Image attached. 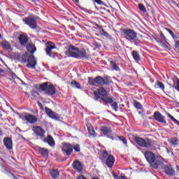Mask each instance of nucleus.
<instances>
[{
  "label": "nucleus",
  "instance_id": "obj_1",
  "mask_svg": "<svg viewBox=\"0 0 179 179\" xmlns=\"http://www.w3.org/2000/svg\"><path fill=\"white\" fill-rule=\"evenodd\" d=\"M144 156L145 160H147L148 163L150 164L152 169H162L163 166H164V163L162 160V156H157L152 151H147L144 153Z\"/></svg>",
  "mask_w": 179,
  "mask_h": 179
},
{
  "label": "nucleus",
  "instance_id": "obj_2",
  "mask_svg": "<svg viewBox=\"0 0 179 179\" xmlns=\"http://www.w3.org/2000/svg\"><path fill=\"white\" fill-rule=\"evenodd\" d=\"M123 37L132 45L136 47H141V44H143L139 38H138V33L132 29H123Z\"/></svg>",
  "mask_w": 179,
  "mask_h": 179
},
{
  "label": "nucleus",
  "instance_id": "obj_3",
  "mask_svg": "<svg viewBox=\"0 0 179 179\" xmlns=\"http://www.w3.org/2000/svg\"><path fill=\"white\" fill-rule=\"evenodd\" d=\"M94 100L99 101L100 104L106 105L113 103V98L108 96V93L104 87H100L97 91L94 92Z\"/></svg>",
  "mask_w": 179,
  "mask_h": 179
},
{
  "label": "nucleus",
  "instance_id": "obj_4",
  "mask_svg": "<svg viewBox=\"0 0 179 179\" xmlns=\"http://www.w3.org/2000/svg\"><path fill=\"white\" fill-rule=\"evenodd\" d=\"M21 59L23 64H26V62H28V64H27V68H31V69H36L37 62L35 59L34 55L29 56V52H25L24 54L22 55Z\"/></svg>",
  "mask_w": 179,
  "mask_h": 179
},
{
  "label": "nucleus",
  "instance_id": "obj_5",
  "mask_svg": "<svg viewBox=\"0 0 179 179\" xmlns=\"http://www.w3.org/2000/svg\"><path fill=\"white\" fill-rule=\"evenodd\" d=\"M134 141L141 148H152V145H153V142H152V140L149 138L145 140L141 137H135Z\"/></svg>",
  "mask_w": 179,
  "mask_h": 179
},
{
  "label": "nucleus",
  "instance_id": "obj_6",
  "mask_svg": "<svg viewBox=\"0 0 179 179\" xmlns=\"http://www.w3.org/2000/svg\"><path fill=\"white\" fill-rule=\"evenodd\" d=\"M62 151L65 156H71L73 152V145L69 143H62Z\"/></svg>",
  "mask_w": 179,
  "mask_h": 179
},
{
  "label": "nucleus",
  "instance_id": "obj_7",
  "mask_svg": "<svg viewBox=\"0 0 179 179\" xmlns=\"http://www.w3.org/2000/svg\"><path fill=\"white\" fill-rule=\"evenodd\" d=\"M96 85H99L100 86H108L110 85V77L105 76L104 78L101 76H98L95 78Z\"/></svg>",
  "mask_w": 179,
  "mask_h": 179
},
{
  "label": "nucleus",
  "instance_id": "obj_8",
  "mask_svg": "<svg viewBox=\"0 0 179 179\" xmlns=\"http://www.w3.org/2000/svg\"><path fill=\"white\" fill-rule=\"evenodd\" d=\"M153 118L157 122L160 124H164V127H167L169 124H167V121L166 120V116L163 115L160 112L155 111L153 115Z\"/></svg>",
  "mask_w": 179,
  "mask_h": 179
},
{
  "label": "nucleus",
  "instance_id": "obj_9",
  "mask_svg": "<svg viewBox=\"0 0 179 179\" xmlns=\"http://www.w3.org/2000/svg\"><path fill=\"white\" fill-rule=\"evenodd\" d=\"M57 48V46L55 44H54L51 41H48L46 43V55H48L50 58H55V53H52V50H55Z\"/></svg>",
  "mask_w": 179,
  "mask_h": 179
},
{
  "label": "nucleus",
  "instance_id": "obj_10",
  "mask_svg": "<svg viewBox=\"0 0 179 179\" xmlns=\"http://www.w3.org/2000/svg\"><path fill=\"white\" fill-rule=\"evenodd\" d=\"M23 22L25 23V24H27V26H29L30 29H32V30H34L37 29V21L34 17H27L23 18Z\"/></svg>",
  "mask_w": 179,
  "mask_h": 179
},
{
  "label": "nucleus",
  "instance_id": "obj_11",
  "mask_svg": "<svg viewBox=\"0 0 179 179\" xmlns=\"http://www.w3.org/2000/svg\"><path fill=\"white\" fill-rule=\"evenodd\" d=\"M34 135L38 138H44L45 136V130L40 126H34L32 127Z\"/></svg>",
  "mask_w": 179,
  "mask_h": 179
},
{
  "label": "nucleus",
  "instance_id": "obj_12",
  "mask_svg": "<svg viewBox=\"0 0 179 179\" xmlns=\"http://www.w3.org/2000/svg\"><path fill=\"white\" fill-rule=\"evenodd\" d=\"M99 131H101V132H103V136H106V138L112 139V141H114V139H115L114 136H111V132H113L111 127H108L107 126H102L101 127Z\"/></svg>",
  "mask_w": 179,
  "mask_h": 179
},
{
  "label": "nucleus",
  "instance_id": "obj_13",
  "mask_svg": "<svg viewBox=\"0 0 179 179\" xmlns=\"http://www.w3.org/2000/svg\"><path fill=\"white\" fill-rule=\"evenodd\" d=\"M18 40L21 47H26L29 43V41L30 40V37L27 36V34L24 33L20 34Z\"/></svg>",
  "mask_w": 179,
  "mask_h": 179
},
{
  "label": "nucleus",
  "instance_id": "obj_14",
  "mask_svg": "<svg viewBox=\"0 0 179 179\" xmlns=\"http://www.w3.org/2000/svg\"><path fill=\"white\" fill-rule=\"evenodd\" d=\"M78 52L79 48L73 45H70L68 50L66 51V54L69 55V57H71V58H75V55H77Z\"/></svg>",
  "mask_w": 179,
  "mask_h": 179
},
{
  "label": "nucleus",
  "instance_id": "obj_15",
  "mask_svg": "<svg viewBox=\"0 0 179 179\" xmlns=\"http://www.w3.org/2000/svg\"><path fill=\"white\" fill-rule=\"evenodd\" d=\"M164 173L169 177H174L176 176V170L173 169L171 164L165 165L164 166Z\"/></svg>",
  "mask_w": 179,
  "mask_h": 179
},
{
  "label": "nucleus",
  "instance_id": "obj_16",
  "mask_svg": "<svg viewBox=\"0 0 179 179\" xmlns=\"http://www.w3.org/2000/svg\"><path fill=\"white\" fill-rule=\"evenodd\" d=\"M76 59H87V53L85 48H78V52L74 55Z\"/></svg>",
  "mask_w": 179,
  "mask_h": 179
},
{
  "label": "nucleus",
  "instance_id": "obj_17",
  "mask_svg": "<svg viewBox=\"0 0 179 179\" xmlns=\"http://www.w3.org/2000/svg\"><path fill=\"white\" fill-rule=\"evenodd\" d=\"M72 167L74 170H76L78 173H82V171H83V164L78 159L73 161Z\"/></svg>",
  "mask_w": 179,
  "mask_h": 179
},
{
  "label": "nucleus",
  "instance_id": "obj_18",
  "mask_svg": "<svg viewBox=\"0 0 179 179\" xmlns=\"http://www.w3.org/2000/svg\"><path fill=\"white\" fill-rule=\"evenodd\" d=\"M114 163H115V158L112 155H109L106 158V160L103 162V164H106L108 169H113Z\"/></svg>",
  "mask_w": 179,
  "mask_h": 179
},
{
  "label": "nucleus",
  "instance_id": "obj_19",
  "mask_svg": "<svg viewBox=\"0 0 179 179\" xmlns=\"http://www.w3.org/2000/svg\"><path fill=\"white\" fill-rule=\"evenodd\" d=\"M3 143L6 149L8 150H12L13 149V142L12 141V138L6 137L3 138Z\"/></svg>",
  "mask_w": 179,
  "mask_h": 179
},
{
  "label": "nucleus",
  "instance_id": "obj_20",
  "mask_svg": "<svg viewBox=\"0 0 179 179\" xmlns=\"http://www.w3.org/2000/svg\"><path fill=\"white\" fill-rule=\"evenodd\" d=\"M45 111L50 118H52V120H56V121H58V120H59V117L55 115V113H54V111H52V110H51L50 108L45 107Z\"/></svg>",
  "mask_w": 179,
  "mask_h": 179
},
{
  "label": "nucleus",
  "instance_id": "obj_21",
  "mask_svg": "<svg viewBox=\"0 0 179 179\" xmlns=\"http://www.w3.org/2000/svg\"><path fill=\"white\" fill-rule=\"evenodd\" d=\"M43 142L45 143H48V145H49V146H51V148H54V146H55V141L51 135H48L47 138L43 139Z\"/></svg>",
  "mask_w": 179,
  "mask_h": 179
},
{
  "label": "nucleus",
  "instance_id": "obj_22",
  "mask_svg": "<svg viewBox=\"0 0 179 179\" xmlns=\"http://www.w3.org/2000/svg\"><path fill=\"white\" fill-rule=\"evenodd\" d=\"M38 150L39 152V154L43 156V157H45V159H48V155H50V150L41 147H38Z\"/></svg>",
  "mask_w": 179,
  "mask_h": 179
},
{
  "label": "nucleus",
  "instance_id": "obj_23",
  "mask_svg": "<svg viewBox=\"0 0 179 179\" xmlns=\"http://www.w3.org/2000/svg\"><path fill=\"white\" fill-rule=\"evenodd\" d=\"M57 92V89L52 85H49L48 87L47 91L45 92V94L47 96H54V94Z\"/></svg>",
  "mask_w": 179,
  "mask_h": 179
},
{
  "label": "nucleus",
  "instance_id": "obj_24",
  "mask_svg": "<svg viewBox=\"0 0 179 179\" xmlns=\"http://www.w3.org/2000/svg\"><path fill=\"white\" fill-rule=\"evenodd\" d=\"M25 120L29 122V124H34L38 121V119L33 115H27L24 116Z\"/></svg>",
  "mask_w": 179,
  "mask_h": 179
},
{
  "label": "nucleus",
  "instance_id": "obj_25",
  "mask_svg": "<svg viewBox=\"0 0 179 179\" xmlns=\"http://www.w3.org/2000/svg\"><path fill=\"white\" fill-rule=\"evenodd\" d=\"M1 47H2L3 50H4L6 51H9V50H10V51L13 50L10 43L9 42H8V41H6V40L2 41Z\"/></svg>",
  "mask_w": 179,
  "mask_h": 179
},
{
  "label": "nucleus",
  "instance_id": "obj_26",
  "mask_svg": "<svg viewBox=\"0 0 179 179\" xmlns=\"http://www.w3.org/2000/svg\"><path fill=\"white\" fill-rule=\"evenodd\" d=\"M131 57L137 64L141 62V55L139 54L138 51L133 50L131 52Z\"/></svg>",
  "mask_w": 179,
  "mask_h": 179
},
{
  "label": "nucleus",
  "instance_id": "obj_27",
  "mask_svg": "<svg viewBox=\"0 0 179 179\" xmlns=\"http://www.w3.org/2000/svg\"><path fill=\"white\" fill-rule=\"evenodd\" d=\"M75 3H76V6H78V8H79V9H80V10H83L85 13H89L90 15H92L94 12L92 10H88L87 8L82 7L79 1H76Z\"/></svg>",
  "mask_w": 179,
  "mask_h": 179
},
{
  "label": "nucleus",
  "instance_id": "obj_28",
  "mask_svg": "<svg viewBox=\"0 0 179 179\" xmlns=\"http://www.w3.org/2000/svg\"><path fill=\"white\" fill-rule=\"evenodd\" d=\"M26 48L31 54H34V52L37 51V48H36V45L34 43L27 44Z\"/></svg>",
  "mask_w": 179,
  "mask_h": 179
},
{
  "label": "nucleus",
  "instance_id": "obj_29",
  "mask_svg": "<svg viewBox=\"0 0 179 179\" xmlns=\"http://www.w3.org/2000/svg\"><path fill=\"white\" fill-rule=\"evenodd\" d=\"M50 174L52 179H57L58 177H59V172L58 171V169H52L50 171Z\"/></svg>",
  "mask_w": 179,
  "mask_h": 179
},
{
  "label": "nucleus",
  "instance_id": "obj_30",
  "mask_svg": "<svg viewBox=\"0 0 179 179\" xmlns=\"http://www.w3.org/2000/svg\"><path fill=\"white\" fill-rule=\"evenodd\" d=\"M49 86L50 85H48V82L41 84L38 87L39 92H45H45H47V90H48Z\"/></svg>",
  "mask_w": 179,
  "mask_h": 179
},
{
  "label": "nucleus",
  "instance_id": "obj_31",
  "mask_svg": "<svg viewBox=\"0 0 179 179\" xmlns=\"http://www.w3.org/2000/svg\"><path fill=\"white\" fill-rule=\"evenodd\" d=\"M108 104H110V106L112 107V110H114V111H118V103L114 101L113 99V101L111 103H108L103 106H108Z\"/></svg>",
  "mask_w": 179,
  "mask_h": 179
},
{
  "label": "nucleus",
  "instance_id": "obj_32",
  "mask_svg": "<svg viewBox=\"0 0 179 179\" xmlns=\"http://www.w3.org/2000/svg\"><path fill=\"white\" fill-rule=\"evenodd\" d=\"M108 152H107V150H105L103 152L102 155H101L99 156V160H101V162H102V163H104V162H106L107 157H108Z\"/></svg>",
  "mask_w": 179,
  "mask_h": 179
},
{
  "label": "nucleus",
  "instance_id": "obj_33",
  "mask_svg": "<svg viewBox=\"0 0 179 179\" xmlns=\"http://www.w3.org/2000/svg\"><path fill=\"white\" fill-rule=\"evenodd\" d=\"M156 89H161L162 92H164L165 86L161 81L157 80L156 85H155Z\"/></svg>",
  "mask_w": 179,
  "mask_h": 179
},
{
  "label": "nucleus",
  "instance_id": "obj_34",
  "mask_svg": "<svg viewBox=\"0 0 179 179\" xmlns=\"http://www.w3.org/2000/svg\"><path fill=\"white\" fill-rule=\"evenodd\" d=\"M110 66H112L114 71H116L117 72H120V71H121V69H120V66L117 65V62H115V61H113V60L110 61Z\"/></svg>",
  "mask_w": 179,
  "mask_h": 179
},
{
  "label": "nucleus",
  "instance_id": "obj_35",
  "mask_svg": "<svg viewBox=\"0 0 179 179\" xmlns=\"http://www.w3.org/2000/svg\"><path fill=\"white\" fill-rule=\"evenodd\" d=\"M1 169L3 170L4 173H6V174H10V176H12V177L15 178V173L10 172V171H9V169L8 167H6V166L1 164Z\"/></svg>",
  "mask_w": 179,
  "mask_h": 179
},
{
  "label": "nucleus",
  "instance_id": "obj_36",
  "mask_svg": "<svg viewBox=\"0 0 179 179\" xmlns=\"http://www.w3.org/2000/svg\"><path fill=\"white\" fill-rule=\"evenodd\" d=\"M134 106L136 110H143V106L138 101H134Z\"/></svg>",
  "mask_w": 179,
  "mask_h": 179
},
{
  "label": "nucleus",
  "instance_id": "obj_37",
  "mask_svg": "<svg viewBox=\"0 0 179 179\" xmlns=\"http://www.w3.org/2000/svg\"><path fill=\"white\" fill-rule=\"evenodd\" d=\"M71 85L72 87H74L75 89H82V87H80V83L76 80H72Z\"/></svg>",
  "mask_w": 179,
  "mask_h": 179
},
{
  "label": "nucleus",
  "instance_id": "obj_38",
  "mask_svg": "<svg viewBox=\"0 0 179 179\" xmlns=\"http://www.w3.org/2000/svg\"><path fill=\"white\" fill-rule=\"evenodd\" d=\"M169 143H171V145H173V146H177V145H178V138L177 137L171 138Z\"/></svg>",
  "mask_w": 179,
  "mask_h": 179
},
{
  "label": "nucleus",
  "instance_id": "obj_39",
  "mask_svg": "<svg viewBox=\"0 0 179 179\" xmlns=\"http://www.w3.org/2000/svg\"><path fill=\"white\" fill-rule=\"evenodd\" d=\"M94 3H96V5H98V6L103 5L104 6H106L107 8H113V6H111V5H110V4H108V6L105 4L104 2H103V1H94Z\"/></svg>",
  "mask_w": 179,
  "mask_h": 179
},
{
  "label": "nucleus",
  "instance_id": "obj_40",
  "mask_svg": "<svg viewBox=\"0 0 179 179\" xmlns=\"http://www.w3.org/2000/svg\"><path fill=\"white\" fill-rule=\"evenodd\" d=\"M96 78H93L92 77L88 78V83L91 86H96Z\"/></svg>",
  "mask_w": 179,
  "mask_h": 179
},
{
  "label": "nucleus",
  "instance_id": "obj_41",
  "mask_svg": "<svg viewBox=\"0 0 179 179\" xmlns=\"http://www.w3.org/2000/svg\"><path fill=\"white\" fill-rule=\"evenodd\" d=\"M138 9L141 12H143V13H146L148 12V10H146V7H145V5L142 3H138Z\"/></svg>",
  "mask_w": 179,
  "mask_h": 179
},
{
  "label": "nucleus",
  "instance_id": "obj_42",
  "mask_svg": "<svg viewBox=\"0 0 179 179\" xmlns=\"http://www.w3.org/2000/svg\"><path fill=\"white\" fill-rule=\"evenodd\" d=\"M160 38L162 39V41H165L168 45H170L169 43L167 41V38L164 36L163 32H160Z\"/></svg>",
  "mask_w": 179,
  "mask_h": 179
},
{
  "label": "nucleus",
  "instance_id": "obj_43",
  "mask_svg": "<svg viewBox=\"0 0 179 179\" xmlns=\"http://www.w3.org/2000/svg\"><path fill=\"white\" fill-rule=\"evenodd\" d=\"M120 141L122 142L126 146H128V141H127V138L124 136H117Z\"/></svg>",
  "mask_w": 179,
  "mask_h": 179
},
{
  "label": "nucleus",
  "instance_id": "obj_44",
  "mask_svg": "<svg viewBox=\"0 0 179 179\" xmlns=\"http://www.w3.org/2000/svg\"><path fill=\"white\" fill-rule=\"evenodd\" d=\"M160 47H164V48H166V50H170L171 48V45H169L167 43H164L159 44Z\"/></svg>",
  "mask_w": 179,
  "mask_h": 179
},
{
  "label": "nucleus",
  "instance_id": "obj_45",
  "mask_svg": "<svg viewBox=\"0 0 179 179\" xmlns=\"http://www.w3.org/2000/svg\"><path fill=\"white\" fill-rule=\"evenodd\" d=\"M88 132L91 136H95L96 131H94V129L93 127H88Z\"/></svg>",
  "mask_w": 179,
  "mask_h": 179
},
{
  "label": "nucleus",
  "instance_id": "obj_46",
  "mask_svg": "<svg viewBox=\"0 0 179 179\" xmlns=\"http://www.w3.org/2000/svg\"><path fill=\"white\" fill-rule=\"evenodd\" d=\"M75 150V152H80V145L79 144H76V145L73 146V150Z\"/></svg>",
  "mask_w": 179,
  "mask_h": 179
},
{
  "label": "nucleus",
  "instance_id": "obj_47",
  "mask_svg": "<svg viewBox=\"0 0 179 179\" xmlns=\"http://www.w3.org/2000/svg\"><path fill=\"white\" fill-rule=\"evenodd\" d=\"M113 177L115 178V179H122V177H124V176H118L117 174H115V172H113Z\"/></svg>",
  "mask_w": 179,
  "mask_h": 179
},
{
  "label": "nucleus",
  "instance_id": "obj_48",
  "mask_svg": "<svg viewBox=\"0 0 179 179\" xmlns=\"http://www.w3.org/2000/svg\"><path fill=\"white\" fill-rule=\"evenodd\" d=\"M168 3H173V5H175V6H176V8H179V3H178V1H168Z\"/></svg>",
  "mask_w": 179,
  "mask_h": 179
},
{
  "label": "nucleus",
  "instance_id": "obj_49",
  "mask_svg": "<svg viewBox=\"0 0 179 179\" xmlns=\"http://www.w3.org/2000/svg\"><path fill=\"white\" fill-rule=\"evenodd\" d=\"M94 5L96 10H101L103 9V6L96 4V3H94Z\"/></svg>",
  "mask_w": 179,
  "mask_h": 179
},
{
  "label": "nucleus",
  "instance_id": "obj_50",
  "mask_svg": "<svg viewBox=\"0 0 179 179\" xmlns=\"http://www.w3.org/2000/svg\"><path fill=\"white\" fill-rule=\"evenodd\" d=\"M10 75H11L13 79H19V77L17 76H16V73H15L11 70H10Z\"/></svg>",
  "mask_w": 179,
  "mask_h": 179
},
{
  "label": "nucleus",
  "instance_id": "obj_51",
  "mask_svg": "<svg viewBox=\"0 0 179 179\" xmlns=\"http://www.w3.org/2000/svg\"><path fill=\"white\" fill-rule=\"evenodd\" d=\"M165 30H166V31H168V33H169L170 36H171V37H173V36H174V32L173 31H171V29H169V28H165Z\"/></svg>",
  "mask_w": 179,
  "mask_h": 179
},
{
  "label": "nucleus",
  "instance_id": "obj_52",
  "mask_svg": "<svg viewBox=\"0 0 179 179\" xmlns=\"http://www.w3.org/2000/svg\"><path fill=\"white\" fill-rule=\"evenodd\" d=\"M177 79H178V78H176V82H173V85L171 84H169L170 89H171L172 87H173V89H176V87H177Z\"/></svg>",
  "mask_w": 179,
  "mask_h": 179
},
{
  "label": "nucleus",
  "instance_id": "obj_53",
  "mask_svg": "<svg viewBox=\"0 0 179 179\" xmlns=\"http://www.w3.org/2000/svg\"><path fill=\"white\" fill-rule=\"evenodd\" d=\"M172 38H173V40H178L179 38V34L176 33V34H173Z\"/></svg>",
  "mask_w": 179,
  "mask_h": 179
},
{
  "label": "nucleus",
  "instance_id": "obj_54",
  "mask_svg": "<svg viewBox=\"0 0 179 179\" xmlns=\"http://www.w3.org/2000/svg\"><path fill=\"white\" fill-rule=\"evenodd\" d=\"M37 104H38V107L41 108V110H44V106H43V103H41V102L38 101Z\"/></svg>",
  "mask_w": 179,
  "mask_h": 179
},
{
  "label": "nucleus",
  "instance_id": "obj_55",
  "mask_svg": "<svg viewBox=\"0 0 179 179\" xmlns=\"http://www.w3.org/2000/svg\"><path fill=\"white\" fill-rule=\"evenodd\" d=\"M94 26H96V27H97L99 30H101V29L103 28L101 25L97 24L96 22L94 23Z\"/></svg>",
  "mask_w": 179,
  "mask_h": 179
},
{
  "label": "nucleus",
  "instance_id": "obj_56",
  "mask_svg": "<svg viewBox=\"0 0 179 179\" xmlns=\"http://www.w3.org/2000/svg\"><path fill=\"white\" fill-rule=\"evenodd\" d=\"M155 41L158 43V44L163 43V41L159 36L157 37V39H155Z\"/></svg>",
  "mask_w": 179,
  "mask_h": 179
},
{
  "label": "nucleus",
  "instance_id": "obj_57",
  "mask_svg": "<svg viewBox=\"0 0 179 179\" xmlns=\"http://www.w3.org/2000/svg\"><path fill=\"white\" fill-rule=\"evenodd\" d=\"M173 122H174V124H176V125H179V120H177V119H176V117H173L172 120Z\"/></svg>",
  "mask_w": 179,
  "mask_h": 179
},
{
  "label": "nucleus",
  "instance_id": "obj_58",
  "mask_svg": "<svg viewBox=\"0 0 179 179\" xmlns=\"http://www.w3.org/2000/svg\"><path fill=\"white\" fill-rule=\"evenodd\" d=\"M166 115L167 117H169V118H170L171 120L174 118V116L171 115L170 113H166Z\"/></svg>",
  "mask_w": 179,
  "mask_h": 179
},
{
  "label": "nucleus",
  "instance_id": "obj_59",
  "mask_svg": "<svg viewBox=\"0 0 179 179\" xmlns=\"http://www.w3.org/2000/svg\"><path fill=\"white\" fill-rule=\"evenodd\" d=\"M175 43V48H179V41H176Z\"/></svg>",
  "mask_w": 179,
  "mask_h": 179
},
{
  "label": "nucleus",
  "instance_id": "obj_60",
  "mask_svg": "<svg viewBox=\"0 0 179 179\" xmlns=\"http://www.w3.org/2000/svg\"><path fill=\"white\" fill-rule=\"evenodd\" d=\"M102 36H104L105 37H108V33L105 31L102 33Z\"/></svg>",
  "mask_w": 179,
  "mask_h": 179
},
{
  "label": "nucleus",
  "instance_id": "obj_61",
  "mask_svg": "<svg viewBox=\"0 0 179 179\" xmlns=\"http://www.w3.org/2000/svg\"><path fill=\"white\" fill-rule=\"evenodd\" d=\"M15 58H16V59H17V61H19L20 59V54L17 53L15 55Z\"/></svg>",
  "mask_w": 179,
  "mask_h": 179
},
{
  "label": "nucleus",
  "instance_id": "obj_62",
  "mask_svg": "<svg viewBox=\"0 0 179 179\" xmlns=\"http://www.w3.org/2000/svg\"><path fill=\"white\" fill-rule=\"evenodd\" d=\"M157 35H156V34H153V35H152V38L154 39V40H156L157 38Z\"/></svg>",
  "mask_w": 179,
  "mask_h": 179
},
{
  "label": "nucleus",
  "instance_id": "obj_63",
  "mask_svg": "<svg viewBox=\"0 0 179 179\" xmlns=\"http://www.w3.org/2000/svg\"><path fill=\"white\" fill-rule=\"evenodd\" d=\"M157 35H156V34H153V35H152V38L154 39V40H156L157 38Z\"/></svg>",
  "mask_w": 179,
  "mask_h": 179
},
{
  "label": "nucleus",
  "instance_id": "obj_64",
  "mask_svg": "<svg viewBox=\"0 0 179 179\" xmlns=\"http://www.w3.org/2000/svg\"><path fill=\"white\" fill-rule=\"evenodd\" d=\"M175 106L177 107L178 108H179V102H176L175 103Z\"/></svg>",
  "mask_w": 179,
  "mask_h": 179
}]
</instances>
